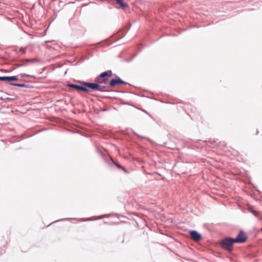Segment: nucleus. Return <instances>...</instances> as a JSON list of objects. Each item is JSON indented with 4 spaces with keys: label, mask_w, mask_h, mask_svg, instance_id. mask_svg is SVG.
I'll use <instances>...</instances> for the list:
<instances>
[{
    "label": "nucleus",
    "mask_w": 262,
    "mask_h": 262,
    "mask_svg": "<svg viewBox=\"0 0 262 262\" xmlns=\"http://www.w3.org/2000/svg\"><path fill=\"white\" fill-rule=\"evenodd\" d=\"M18 78L17 76H2L0 77V81H18Z\"/></svg>",
    "instance_id": "nucleus-7"
},
{
    "label": "nucleus",
    "mask_w": 262,
    "mask_h": 262,
    "mask_svg": "<svg viewBox=\"0 0 262 262\" xmlns=\"http://www.w3.org/2000/svg\"><path fill=\"white\" fill-rule=\"evenodd\" d=\"M20 51L23 52H25V49L23 48H21L20 49Z\"/></svg>",
    "instance_id": "nucleus-15"
},
{
    "label": "nucleus",
    "mask_w": 262,
    "mask_h": 262,
    "mask_svg": "<svg viewBox=\"0 0 262 262\" xmlns=\"http://www.w3.org/2000/svg\"><path fill=\"white\" fill-rule=\"evenodd\" d=\"M190 235L191 238L195 241H199L201 238V235L195 230L190 231Z\"/></svg>",
    "instance_id": "nucleus-6"
},
{
    "label": "nucleus",
    "mask_w": 262,
    "mask_h": 262,
    "mask_svg": "<svg viewBox=\"0 0 262 262\" xmlns=\"http://www.w3.org/2000/svg\"><path fill=\"white\" fill-rule=\"evenodd\" d=\"M112 72L111 70L105 71L100 75V79L105 78L107 76H111Z\"/></svg>",
    "instance_id": "nucleus-8"
},
{
    "label": "nucleus",
    "mask_w": 262,
    "mask_h": 262,
    "mask_svg": "<svg viewBox=\"0 0 262 262\" xmlns=\"http://www.w3.org/2000/svg\"><path fill=\"white\" fill-rule=\"evenodd\" d=\"M22 62H26V63H33L36 62L38 61V60L37 58H32V59H23Z\"/></svg>",
    "instance_id": "nucleus-10"
},
{
    "label": "nucleus",
    "mask_w": 262,
    "mask_h": 262,
    "mask_svg": "<svg viewBox=\"0 0 262 262\" xmlns=\"http://www.w3.org/2000/svg\"><path fill=\"white\" fill-rule=\"evenodd\" d=\"M247 239V237L245 236L244 232L243 231H240V232L237 235V237L234 238L235 243H244Z\"/></svg>",
    "instance_id": "nucleus-3"
},
{
    "label": "nucleus",
    "mask_w": 262,
    "mask_h": 262,
    "mask_svg": "<svg viewBox=\"0 0 262 262\" xmlns=\"http://www.w3.org/2000/svg\"><path fill=\"white\" fill-rule=\"evenodd\" d=\"M127 83L122 80H121L119 77H117L116 79H112L110 83H109V86L110 87H114L116 85L118 84H126Z\"/></svg>",
    "instance_id": "nucleus-4"
},
{
    "label": "nucleus",
    "mask_w": 262,
    "mask_h": 262,
    "mask_svg": "<svg viewBox=\"0 0 262 262\" xmlns=\"http://www.w3.org/2000/svg\"><path fill=\"white\" fill-rule=\"evenodd\" d=\"M252 213H253L254 214L256 215V214L257 213V212H256V211H252Z\"/></svg>",
    "instance_id": "nucleus-19"
},
{
    "label": "nucleus",
    "mask_w": 262,
    "mask_h": 262,
    "mask_svg": "<svg viewBox=\"0 0 262 262\" xmlns=\"http://www.w3.org/2000/svg\"><path fill=\"white\" fill-rule=\"evenodd\" d=\"M235 243L234 238L231 237H226L223 239L220 243L221 247L228 251L232 250V247L233 244Z\"/></svg>",
    "instance_id": "nucleus-1"
},
{
    "label": "nucleus",
    "mask_w": 262,
    "mask_h": 262,
    "mask_svg": "<svg viewBox=\"0 0 262 262\" xmlns=\"http://www.w3.org/2000/svg\"><path fill=\"white\" fill-rule=\"evenodd\" d=\"M67 86L69 88H71L72 89H75L77 90H80V91H84L85 92H89V90L85 86H81V85H77V84H73V83L68 84L67 85Z\"/></svg>",
    "instance_id": "nucleus-5"
},
{
    "label": "nucleus",
    "mask_w": 262,
    "mask_h": 262,
    "mask_svg": "<svg viewBox=\"0 0 262 262\" xmlns=\"http://www.w3.org/2000/svg\"><path fill=\"white\" fill-rule=\"evenodd\" d=\"M104 216H105V215H102V216H100L99 217V219H102V218H103V217H104ZM105 216H106V217H107V216H108V215H106Z\"/></svg>",
    "instance_id": "nucleus-16"
},
{
    "label": "nucleus",
    "mask_w": 262,
    "mask_h": 262,
    "mask_svg": "<svg viewBox=\"0 0 262 262\" xmlns=\"http://www.w3.org/2000/svg\"><path fill=\"white\" fill-rule=\"evenodd\" d=\"M10 84L11 85L18 86L20 88H29V86L23 83H10Z\"/></svg>",
    "instance_id": "nucleus-11"
},
{
    "label": "nucleus",
    "mask_w": 262,
    "mask_h": 262,
    "mask_svg": "<svg viewBox=\"0 0 262 262\" xmlns=\"http://www.w3.org/2000/svg\"><path fill=\"white\" fill-rule=\"evenodd\" d=\"M104 79H99L98 80V82L99 83V84H100V85H102V84H106L107 82V78H103Z\"/></svg>",
    "instance_id": "nucleus-12"
},
{
    "label": "nucleus",
    "mask_w": 262,
    "mask_h": 262,
    "mask_svg": "<svg viewBox=\"0 0 262 262\" xmlns=\"http://www.w3.org/2000/svg\"><path fill=\"white\" fill-rule=\"evenodd\" d=\"M116 165L119 168L122 169L125 172L127 173V171L126 170V169L123 167H122V166H121L119 164H116Z\"/></svg>",
    "instance_id": "nucleus-13"
},
{
    "label": "nucleus",
    "mask_w": 262,
    "mask_h": 262,
    "mask_svg": "<svg viewBox=\"0 0 262 262\" xmlns=\"http://www.w3.org/2000/svg\"><path fill=\"white\" fill-rule=\"evenodd\" d=\"M81 220H83V221H91L92 220L91 218H89V219H82Z\"/></svg>",
    "instance_id": "nucleus-17"
},
{
    "label": "nucleus",
    "mask_w": 262,
    "mask_h": 262,
    "mask_svg": "<svg viewBox=\"0 0 262 262\" xmlns=\"http://www.w3.org/2000/svg\"><path fill=\"white\" fill-rule=\"evenodd\" d=\"M24 65H25V64H24V63H22V64H20L19 65V66H24Z\"/></svg>",
    "instance_id": "nucleus-20"
},
{
    "label": "nucleus",
    "mask_w": 262,
    "mask_h": 262,
    "mask_svg": "<svg viewBox=\"0 0 262 262\" xmlns=\"http://www.w3.org/2000/svg\"><path fill=\"white\" fill-rule=\"evenodd\" d=\"M82 84L88 87L89 88L92 89L93 90L103 91V89L106 88L105 85H100L99 83H90L86 82H82Z\"/></svg>",
    "instance_id": "nucleus-2"
},
{
    "label": "nucleus",
    "mask_w": 262,
    "mask_h": 262,
    "mask_svg": "<svg viewBox=\"0 0 262 262\" xmlns=\"http://www.w3.org/2000/svg\"><path fill=\"white\" fill-rule=\"evenodd\" d=\"M21 77H31L30 75L26 74H21Z\"/></svg>",
    "instance_id": "nucleus-14"
},
{
    "label": "nucleus",
    "mask_w": 262,
    "mask_h": 262,
    "mask_svg": "<svg viewBox=\"0 0 262 262\" xmlns=\"http://www.w3.org/2000/svg\"><path fill=\"white\" fill-rule=\"evenodd\" d=\"M116 1L117 2V4L120 5V7L122 9H125L128 6L127 4L124 3L123 0H116Z\"/></svg>",
    "instance_id": "nucleus-9"
},
{
    "label": "nucleus",
    "mask_w": 262,
    "mask_h": 262,
    "mask_svg": "<svg viewBox=\"0 0 262 262\" xmlns=\"http://www.w3.org/2000/svg\"><path fill=\"white\" fill-rule=\"evenodd\" d=\"M69 220V219H63V220H57V222H59V221H63V220Z\"/></svg>",
    "instance_id": "nucleus-18"
}]
</instances>
